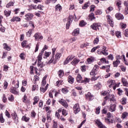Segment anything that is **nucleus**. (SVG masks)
<instances>
[{"instance_id": "1", "label": "nucleus", "mask_w": 128, "mask_h": 128, "mask_svg": "<svg viewBox=\"0 0 128 128\" xmlns=\"http://www.w3.org/2000/svg\"><path fill=\"white\" fill-rule=\"evenodd\" d=\"M116 62H113V64H120V60H122L124 62L125 64H128V61L126 60V56H124V55L116 56Z\"/></svg>"}, {"instance_id": "2", "label": "nucleus", "mask_w": 128, "mask_h": 128, "mask_svg": "<svg viewBox=\"0 0 128 128\" xmlns=\"http://www.w3.org/2000/svg\"><path fill=\"white\" fill-rule=\"evenodd\" d=\"M20 86V81L18 80H17V84L14 86V87L12 86L10 88V92L13 94H16L18 96V92L16 90V88H18Z\"/></svg>"}, {"instance_id": "3", "label": "nucleus", "mask_w": 128, "mask_h": 128, "mask_svg": "<svg viewBox=\"0 0 128 128\" xmlns=\"http://www.w3.org/2000/svg\"><path fill=\"white\" fill-rule=\"evenodd\" d=\"M102 24L100 23H94L93 24L91 25L90 28L94 30H100V28Z\"/></svg>"}, {"instance_id": "4", "label": "nucleus", "mask_w": 128, "mask_h": 128, "mask_svg": "<svg viewBox=\"0 0 128 128\" xmlns=\"http://www.w3.org/2000/svg\"><path fill=\"white\" fill-rule=\"evenodd\" d=\"M73 110L75 114H78V112H80V108L78 104H75L73 107Z\"/></svg>"}, {"instance_id": "5", "label": "nucleus", "mask_w": 128, "mask_h": 128, "mask_svg": "<svg viewBox=\"0 0 128 128\" xmlns=\"http://www.w3.org/2000/svg\"><path fill=\"white\" fill-rule=\"evenodd\" d=\"M34 36V37L35 40H42L44 38V37L40 32L35 34Z\"/></svg>"}, {"instance_id": "6", "label": "nucleus", "mask_w": 128, "mask_h": 128, "mask_svg": "<svg viewBox=\"0 0 128 128\" xmlns=\"http://www.w3.org/2000/svg\"><path fill=\"white\" fill-rule=\"evenodd\" d=\"M59 102L60 104H62V106H63L64 108H66L68 106V102H66V100H64L61 99L59 100Z\"/></svg>"}, {"instance_id": "7", "label": "nucleus", "mask_w": 128, "mask_h": 128, "mask_svg": "<svg viewBox=\"0 0 128 128\" xmlns=\"http://www.w3.org/2000/svg\"><path fill=\"white\" fill-rule=\"evenodd\" d=\"M98 68H99L98 66L95 65L93 69L90 72V76H96V70L98 71Z\"/></svg>"}, {"instance_id": "8", "label": "nucleus", "mask_w": 128, "mask_h": 128, "mask_svg": "<svg viewBox=\"0 0 128 128\" xmlns=\"http://www.w3.org/2000/svg\"><path fill=\"white\" fill-rule=\"evenodd\" d=\"M25 20H32V18H34V14L32 13H28L25 15Z\"/></svg>"}, {"instance_id": "9", "label": "nucleus", "mask_w": 128, "mask_h": 128, "mask_svg": "<svg viewBox=\"0 0 128 128\" xmlns=\"http://www.w3.org/2000/svg\"><path fill=\"white\" fill-rule=\"evenodd\" d=\"M72 16H69L68 18V22L66 24V30H68L70 28V24H72Z\"/></svg>"}, {"instance_id": "10", "label": "nucleus", "mask_w": 128, "mask_h": 128, "mask_svg": "<svg viewBox=\"0 0 128 128\" xmlns=\"http://www.w3.org/2000/svg\"><path fill=\"white\" fill-rule=\"evenodd\" d=\"M96 124H98V128H106V127L104 126V125L102 123L100 122V120H96Z\"/></svg>"}, {"instance_id": "11", "label": "nucleus", "mask_w": 128, "mask_h": 128, "mask_svg": "<svg viewBox=\"0 0 128 128\" xmlns=\"http://www.w3.org/2000/svg\"><path fill=\"white\" fill-rule=\"evenodd\" d=\"M116 18H117V20H124V15L121 14L120 13H116Z\"/></svg>"}, {"instance_id": "12", "label": "nucleus", "mask_w": 128, "mask_h": 128, "mask_svg": "<svg viewBox=\"0 0 128 128\" xmlns=\"http://www.w3.org/2000/svg\"><path fill=\"white\" fill-rule=\"evenodd\" d=\"M116 104H111L110 105V112H116Z\"/></svg>"}, {"instance_id": "13", "label": "nucleus", "mask_w": 128, "mask_h": 128, "mask_svg": "<svg viewBox=\"0 0 128 128\" xmlns=\"http://www.w3.org/2000/svg\"><path fill=\"white\" fill-rule=\"evenodd\" d=\"M80 34V29L79 28H76L75 29L74 32H72V36H78Z\"/></svg>"}, {"instance_id": "14", "label": "nucleus", "mask_w": 128, "mask_h": 128, "mask_svg": "<svg viewBox=\"0 0 128 128\" xmlns=\"http://www.w3.org/2000/svg\"><path fill=\"white\" fill-rule=\"evenodd\" d=\"M108 22L110 26L114 27V21H112V20L110 16H108Z\"/></svg>"}, {"instance_id": "15", "label": "nucleus", "mask_w": 128, "mask_h": 128, "mask_svg": "<svg viewBox=\"0 0 128 128\" xmlns=\"http://www.w3.org/2000/svg\"><path fill=\"white\" fill-rule=\"evenodd\" d=\"M58 60L54 57H52L51 60L48 62V64H55L58 62Z\"/></svg>"}, {"instance_id": "16", "label": "nucleus", "mask_w": 128, "mask_h": 128, "mask_svg": "<svg viewBox=\"0 0 128 128\" xmlns=\"http://www.w3.org/2000/svg\"><path fill=\"white\" fill-rule=\"evenodd\" d=\"M4 48L6 50L10 51V50H12V48H10V47L8 46L6 43H4Z\"/></svg>"}, {"instance_id": "17", "label": "nucleus", "mask_w": 128, "mask_h": 128, "mask_svg": "<svg viewBox=\"0 0 128 128\" xmlns=\"http://www.w3.org/2000/svg\"><path fill=\"white\" fill-rule=\"evenodd\" d=\"M74 78H72L70 76H69L68 77V82H70V84H74Z\"/></svg>"}, {"instance_id": "18", "label": "nucleus", "mask_w": 128, "mask_h": 128, "mask_svg": "<svg viewBox=\"0 0 128 128\" xmlns=\"http://www.w3.org/2000/svg\"><path fill=\"white\" fill-rule=\"evenodd\" d=\"M89 20H96L94 14V13H91L89 14Z\"/></svg>"}, {"instance_id": "19", "label": "nucleus", "mask_w": 128, "mask_h": 128, "mask_svg": "<svg viewBox=\"0 0 128 128\" xmlns=\"http://www.w3.org/2000/svg\"><path fill=\"white\" fill-rule=\"evenodd\" d=\"M12 118L14 120V122H16V120H18V114H16V112H14V113L12 114Z\"/></svg>"}, {"instance_id": "20", "label": "nucleus", "mask_w": 128, "mask_h": 128, "mask_svg": "<svg viewBox=\"0 0 128 128\" xmlns=\"http://www.w3.org/2000/svg\"><path fill=\"white\" fill-rule=\"evenodd\" d=\"M34 102H33L34 106L36 105V104H38V100H40V98H38V96H35L34 98Z\"/></svg>"}, {"instance_id": "21", "label": "nucleus", "mask_w": 128, "mask_h": 128, "mask_svg": "<svg viewBox=\"0 0 128 128\" xmlns=\"http://www.w3.org/2000/svg\"><path fill=\"white\" fill-rule=\"evenodd\" d=\"M20 22V18L18 17H13V18L11 19V22Z\"/></svg>"}, {"instance_id": "22", "label": "nucleus", "mask_w": 128, "mask_h": 128, "mask_svg": "<svg viewBox=\"0 0 128 128\" xmlns=\"http://www.w3.org/2000/svg\"><path fill=\"white\" fill-rule=\"evenodd\" d=\"M78 62H80V60L77 59V58H74L72 62H71V64H78Z\"/></svg>"}, {"instance_id": "23", "label": "nucleus", "mask_w": 128, "mask_h": 128, "mask_svg": "<svg viewBox=\"0 0 128 128\" xmlns=\"http://www.w3.org/2000/svg\"><path fill=\"white\" fill-rule=\"evenodd\" d=\"M56 10L57 12H60V10H62V6L60 4H57L56 7Z\"/></svg>"}, {"instance_id": "24", "label": "nucleus", "mask_w": 128, "mask_h": 128, "mask_svg": "<svg viewBox=\"0 0 128 128\" xmlns=\"http://www.w3.org/2000/svg\"><path fill=\"white\" fill-rule=\"evenodd\" d=\"M51 54L52 53L50 52H45V54H44V58H48V56H50Z\"/></svg>"}, {"instance_id": "25", "label": "nucleus", "mask_w": 128, "mask_h": 128, "mask_svg": "<svg viewBox=\"0 0 128 128\" xmlns=\"http://www.w3.org/2000/svg\"><path fill=\"white\" fill-rule=\"evenodd\" d=\"M86 24V22L84 20H81L79 24L80 26H84Z\"/></svg>"}, {"instance_id": "26", "label": "nucleus", "mask_w": 128, "mask_h": 128, "mask_svg": "<svg viewBox=\"0 0 128 128\" xmlns=\"http://www.w3.org/2000/svg\"><path fill=\"white\" fill-rule=\"evenodd\" d=\"M4 13L6 16H10L11 12L9 10H5L4 11Z\"/></svg>"}, {"instance_id": "27", "label": "nucleus", "mask_w": 128, "mask_h": 128, "mask_svg": "<svg viewBox=\"0 0 128 128\" xmlns=\"http://www.w3.org/2000/svg\"><path fill=\"white\" fill-rule=\"evenodd\" d=\"M22 120L28 122L30 120V118H27L26 116L22 117Z\"/></svg>"}, {"instance_id": "28", "label": "nucleus", "mask_w": 128, "mask_h": 128, "mask_svg": "<svg viewBox=\"0 0 128 128\" xmlns=\"http://www.w3.org/2000/svg\"><path fill=\"white\" fill-rule=\"evenodd\" d=\"M82 79V76L80 74H78V76L76 77V81L78 82H80V80Z\"/></svg>"}, {"instance_id": "29", "label": "nucleus", "mask_w": 128, "mask_h": 128, "mask_svg": "<svg viewBox=\"0 0 128 128\" xmlns=\"http://www.w3.org/2000/svg\"><path fill=\"white\" fill-rule=\"evenodd\" d=\"M128 112H124L122 113V118L123 120H124V118H126V116H128Z\"/></svg>"}, {"instance_id": "30", "label": "nucleus", "mask_w": 128, "mask_h": 128, "mask_svg": "<svg viewBox=\"0 0 128 128\" xmlns=\"http://www.w3.org/2000/svg\"><path fill=\"white\" fill-rule=\"evenodd\" d=\"M60 56H62V54L56 53L55 56V58H56V60H60Z\"/></svg>"}, {"instance_id": "31", "label": "nucleus", "mask_w": 128, "mask_h": 128, "mask_svg": "<svg viewBox=\"0 0 128 128\" xmlns=\"http://www.w3.org/2000/svg\"><path fill=\"white\" fill-rule=\"evenodd\" d=\"M95 112L96 114H100V106H98L96 108V110Z\"/></svg>"}, {"instance_id": "32", "label": "nucleus", "mask_w": 128, "mask_h": 128, "mask_svg": "<svg viewBox=\"0 0 128 128\" xmlns=\"http://www.w3.org/2000/svg\"><path fill=\"white\" fill-rule=\"evenodd\" d=\"M100 62H102V64H108V60H106L104 58H101Z\"/></svg>"}, {"instance_id": "33", "label": "nucleus", "mask_w": 128, "mask_h": 128, "mask_svg": "<svg viewBox=\"0 0 128 128\" xmlns=\"http://www.w3.org/2000/svg\"><path fill=\"white\" fill-rule=\"evenodd\" d=\"M94 58H88L87 59V62H88V64H92V62H94Z\"/></svg>"}, {"instance_id": "34", "label": "nucleus", "mask_w": 128, "mask_h": 128, "mask_svg": "<svg viewBox=\"0 0 128 128\" xmlns=\"http://www.w3.org/2000/svg\"><path fill=\"white\" fill-rule=\"evenodd\" d=\"M80 70L82 72H86V65L81 66Z\"/></svg>"}, {"instance_id": "35", "label": "nucleus", "mask_w": 128, "mask_h": 128, "mask_svg": "<svg viewBox=\"0 0 128 128\" xmlns=\"http://www.w3.org/2000/svg\"><path fill=\"white\" fill-rule=\"evenodd\" d=\"M42 54H44V53L41 52L39 54L38 56V60H42Z\"/></svg>"}, {"instance_id": "36", "label": "nucleus", "mask_w": 128, "mask_h": 128, "mask_svg": "<svg viewBox=\"0 0 128 128\" xmlns=\"http://www.w3.org/2000/svg\"><path fill=\"white\" fill-rule=\"evenodd\" d=\"M32 29H30V30H29L26 33L27 36L28 38H30V36L32 35Z\"/></svg>"}, {"instance_id": "37", "label": "nucleus", "mask_w": 128, "mask_h": 128, "mask_svg": "<svg viewBox=\"0 0 128 128\" xmlns=\"http://www.w3.org/2000/svg\"><path fill=\"white\" fill-rule=\"evenodd\" d=\"M62 92H63V94H68V90L66 88H63L62 90Z\"/></svg>"}, {"instance_id": "38", "label": "nucleus", "mask_w": 128, "mask_h": 128, "mask_svg": "<svg viewBox=\"0 0 128 128\" xmlns=\"http://www.w3.org/2000/svg\"><path fill=\"white\" fill-rule=\"evenodd\" d=\"M110 102H116V100L114 98V96H112V97L110 98Z\"/></svg>"}, {"instance_id": "39", "label": "nucleus", "mask_w": 128, "mask_h": 128, "mask_svg": "<svg viewBox=\"0 0 128 128\" xmlns=\"http://www.w3.org/2000/svg\"><path fill=\"white\" fill-rule=\"evenodd\" d=\"M74 58H76V56H74V55H70L68 57V60H70H70H72Z\"/></svg>"}, {"instance_id": "40", "label": "nucleus", "mask_w": 128, "mask_h": 128, "mask_svg": "<svg viewBox=\"0 0 128 128\" xmlns=\"http://www.w3.org/2000/svg\"><path fill=\"white\" fill-rule=\"evenodd\" d=\"M98 42H100V40L98 39V38L96 37L94 41V44H98Z\"/></svg>"}, {"instance_id": "41", "label": "nucleus", "mask_w": 128, "mask_h": 128, "mask_svg": "<svg viewBox=\"0 0 128 128\" xmlns=\"http://www.w3.org/2000/svg\"><path fill=\"white\" fill-rule=\"evenodd\" d=\"M115 34L117 38H121L120 32L117 31L116 32Z\"/></svg>"}, {"instance_id": "42", "label": "nucleus", "mask_w": 128, "mask_h": 128, "mask_svg": "<svg viewBox=\"0 0 128 128\" xmlns=\"http://www.w3.org/2000/svg\"><path fill=\"white\" fill-rule=\"evenodd\" d=\"M14 6V2H10L6 4V7L8 8L10 6Z\"/></svg>"}, {"instance_id": "43", "label": "nucleus", "mask_w": 128, "mask_h": 128, "mask_svg": "<svg viewBox=\"0 0 128 128\" xmlns=\"http://www.w3.org/2000/svg\"><path fill=\"white\" fill-rule=\"evenodd\" d=\"M0 122H1V124H3V122H4V119L2 114L0 115Z\"/></svg>"}, {"instance_id": "44", "label": "nucleus", "mask_w": 128, "mask_h": 128, "mask_svg": "<svg viewBox=\"0 0 128 128\" xmlns=\"http://www.w3.org/2000/svg\"><path fill=\"white\" fill-rule=\"evenodd\" d=\"M120 26L122 30H124L126 28V24L124 23H120Z\"/></svg>"}, {"instance_id": "45", "label": "nucleus", "mask_w": 128, "mask_h": 128, "mask_svg": "<svg viewBox=\"0 0 128 128\" xmlns=\"http://www.w3.org/2000/svg\"><path fill=\"white\" fill-rule=\"evenodd\" d=\"M40 80V77H38V76L35 75L34 76V80L35 82H38V80Z\"/></svg>"}, {"instance_id": "46", "label": "nucleus", "mask_w": 128, "mask_h": 128, "mask_svg": "<svg viewBox=\"0 0 128 128\" xmlns=\"http://www.w3.org/2000/svg\"><path fill=\"white\" fill-rule=\"evenodd\" d=\"M57 0H46V4H48L50 2V1L53 2H56Z\"/></svg>"}, {"instance_id": "47", "label": "nucleus", "mask_w": 128, "mask_h": 128, "mask_svg": "<svg viewBox=\"0 0 128 128\" xmlns=\"http://www.w3.org/2000/svg\"><path fill=\"white\" fill-rule=\"evenodd\" d=\"M107 59L111 60H114V56L112 54H110L108 57H106Z\"/></svg>"}, {"instance_id": "48", "label": "nucleus", "mask_w": 128, "mask_h": 128, "mask_svg": "<svg viewBox=\"0 0 128 128\" xmlns=\"http://www.w3.org/2000/svg\"><path fill=\"white\" fill-rule=\"evenodd\" d=\"M95 14H98V15H100L102 14V11H100V10H97L96 11H95Z\"/></svg>"}, {"instance_id": "49", "label": "nucleus", "mask_w": 128, "mask_h": 128, "mask_svg": "<svg viewBox=\"0 0 128 128\" xmlns=\"http://www.w3.org/2000/svg\"><path fill=\"white\" fill-rule=\"evenodd\" d=\"M14 99V98L13 95H11L8 98V100H10V102H13Z\"/></svg>"}, {"instance_id": "50", "label": "nucleus", "mask_w": 128, "mask_h": 128, "mask_svg": "<svg viewBox=\"0 0 128 128\" xmlns=\"http://www.w3.org/2000/svg\"><path fill=\"white\" fill-rule=\"evenodd\" d=\"M8 66H6V65H4V72H8Z\"/></svg>"}, {"instance_id": "51", "label": "nucleus", "mask_w": 128, "mask_h": 128, "mask_svg": "<svg viewBox=\"0 0 128 128\" xmlns=\"http://www.w3.org/2000/svg\"><path fill=\"white\" fill-rule=\"evenodd\" d=\"M40 90L42 92H46V88H44L42 86H41L40 88Z\"/></svg>"}, {"instance_id": "52", "label": "nucleus", "mask_w": 128, "mask_h": 128, "mask_svg": "<svg viewBox=\"0 0 128 128\" xmlns=\"http://www.w3.org/2000/svg\"><path fill=\"white\" fill-rule=\"evenodd\" d=\"M23 102H26V100H28V96L26 95L24 96L22 98Z\"/></svg>"}, {"instance_id": "53", "label": "nucleus", "mask_w": 128, "mask_h": 128, "mask_svg": "<svg viewBox=\"0 0 128 128\" xmlns=\"http://www.w3.org/2000/svg\"><path fill=\"white\" fill-rule=\"evenodd\" d=\"M48 46L46 45H44V48L42 50V51L43 53L46 50H48Z\"/></svg>"}, {"instance_id": "54", "label": "nucleus", "mask_w": 128, "mask_h": 128, "mask_svg": "<svg viewBox=\"0 0 128 128\" xmlns=\"http://www.w3.org/2000/svg\"><path fill=\"white\" fill-rule=\"evenodd\" d=\"M22 46L23 47V48H24V46H26V40H24L23 41L22 44Z\"/></svg>"}, {"instance_id": "55", "label": "nucleus", "mask_w": 128, "mask_h": 128, "mask_svg": "<svg viewBox=\"0 0 128 128\" xmlns=\"http://www.w3.org/2000/svg\"><path fill=\"white\" fill-rule=\"evenodd\" d=\"M107 68H110V66L106 65V66H102L100 68H102V70H106V69Z\"/></svg>"}, {"instance_id": "56", "label": "nucleus", "mask_w": 128, "mask_h": 128, "mask_svg": "<svg viewBox=\"0 0 128 128\" xmlns=\"http://www.w3.org/2000/svg\"><path fill=\"white\" fill-rule=\"evenodd\" d=\"M124 34L125 36H126V38H128V29H126L124 31Z\"/></svg>"}, {"instance_id": "57", "label": "nucleus", "mask_w": 128, "mask_h": 128, "mask_svg": "<svg viewBox=\"0 0 128 128\" xmlns=\"http://www.w3.org/2000/svg\"><path fill=\"white\" fill-rule=\"evenodd\" d=\"M122 104H126V98H122Z\"/></svg>"}, {"instance_id": "58", "label": "nucleus", "mask_w": 128, "mask_h": 128, "mask_svg": "<svg viewBox=\"0 0 128 128\" xmlns=\"http://www.w3.org/2000/svg\"><path fill=\"white\" fill-rule=\"evenodd\" d=\"M90 12H94V5H91L90 6Z\"/></svg>"}, {"instance_id": "59", "label": "nucleus", "mask_w": 128, "mask_h": 128, "mask_svg": "<svg viewBox=\"0 0 128 128\" xmlns=\"http://www.w3.org/2000/svg\"><path fill=\"white\" fill-rule=\"evenodd\" d=\"M42 104H44V102L42 100H40L39 102L38 106L39 108H42Z\"/></svg>"}, {"instance_id": "60", "label": "nucleus", "mask_w": 128, "mask_h": 128, "mask_svg": "<svg viewBox=\"0 0 128 128\" xmlns=\"http://www.w3.org/2000/svg\"><path fill=\"white\" fill-rule=\"evenodd\" d=\"M46 120L48 122H52V118H50V116H47Z\"/></svg>"}, {"instance_id": "61", "label": "nucleus", "mask_w": 128, "mask_h": 128, "mask_svg": "<svg viewBox=\"0 0 128 128\" xmlns=\"http://www.w3.org/2000/svg\"><path fill=\"white\" fill-rule=\"evenodd\" d=\"M116 6L120 8V6L122 4V1L118 0H117Z\"/></svg>"}, {"instance_id": "62", "label": "nucleus", "mask_w": 128, "mask_h": 128, "mask_svg": "<svg viewBox=\"0 0 128 128\" xmlns=\"http://www.w3.org/2000/svg\"><path fill=\"white\" fill-rule=\"evenodd\" d=\"M95 86L96 88V90H98L100 88V83H98Z\"/></svg>"}, {"instance_id": "63", "label": "nucleus", "mask_w": 128, "mask_h": 128, "mask_svg": "<svg viewBox=\"0 0 128 128\" xmlns=\"http://www.w3.org/2000/svg\"><path fill=\"white\" fill-rule=\"evenodd\" d=\"M20 58L21 60H24V54L22 53L20 54Z\"/></svg>"}, {"instance_id": "64", "label": "nucleus", "mask_w": 128, "mask_h": 128, "mask_svg": "<svg viewBox=\"0 0 128 128\" xmlns=\"http://www.w3.org/2000/svg\"><path fill=\"white\" fill-rule=\"evenodd\" d=\"M124 14H126V16L128 14V8H125V10L124 11Z\"/></svg>"}]
</instances>
